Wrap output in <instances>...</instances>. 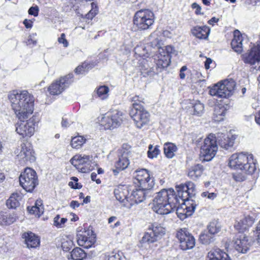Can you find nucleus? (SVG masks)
Listing matches in <instances>:
<instances>
[{
	"mask_svg": "<svg viewBox=\"0 0 260 260\" xmlns=\"http://www.w3.org/2000/svg\"><path fill=\"white\" fill-rule=\"evenodd\" d=\"M9 99L19 120L26 119L32 113L33 97L26 90H13L9 94Z\"/></svg>",
	"mask_w": 260,
	"mask_h": 260,
	"instance_id": "nucleus-1",
	"label": "nucleus"
},
{
	"mask_svg": "<svg viewBox=\"0 0 260 260\" xmlns=\"http://www.w3.org/2000/svg\"><path fill=\"white\" fill-rule=\"evenodd\" d=\"M156 194L153 200L152 209L154 211L165 215L174 211L178 204V198L173 189H162Z\"/></svg>",
	"mask_w": 260,
	"mask_h": 260,
	"instance_id": "nucleus-2",
	"label": "nucleus"
},
{
	"mask_svg": "<svg viewBox=\"0 0 260 260\" xmlns=\"http://www.w3.org/2000/svg\"><path fill=\"white\" fill-rule=\"evenodd\" d=\"M178 198L183 202V207H185L188 215L191 216L197 206L193 200L190 198L195 195V185L192 182L189 181L183 184H181L176 186Z\"/></svg>",
	"mask_w": 260,
	"mask_h": 260,
	"instance_id": "nucleus-3",
	"label": "nucleus"
},
{
	"mask_svg": "<svg viewBox=\"0 0 260 260\" xmlns=\"http://www.w3.org/2000/svg\"><path fill=\"white\" fill-rule=\"evenodd\" d=\"M229 165L231 168L240 170L248 174H252L256 170L253 155L243 152L233 154L230 158Z\"/></svg>",
	"mask_w": 260,
	"mask_h": 260,
	"instance_id": "nucleus-4",
	"label": "nucleus"
},
{
	"mask_svg": "<svg viewBox=\"0 0 260 260\" xmlns=\"http://www.w3.org/2000/svg\"><path fill=\"white\" fill-rule=\"evenodd\" d=\"M132 101L134 103L130 110L129 115L134 121L136 126L141 128L148 124L150 120V114L140 103L142 101L140 100L139 96L134 97Z\"/></svg>",
	"mask_w": 260,
	"mask_h": 260,
	"instance_id": "nucleus-5",
	"label": "nucleus"
},
{
	"mask_svg": "<svg viewBox=\"0 0 260 260\" xmlns=\"http://www.w3.org/2000/svg\"><path fill=\"white\" fill-rule=\"evenodd\" d=\"M153 12L149 9H141L137 11L133 18L134 25L139 30L150 29L154 22Z\"/></svg>",
	"mask_w": 260,
	"mask_h": 260,
	"instance_id": "nucleus-6",
	"label": "nucleus"
},
{
	"mask_svg": "<svg viewBox=\"0 0 260 260\" xmlns=\"http://www.w3.org/2000/svg\"><path fill=\"white\" fill-rule=\"evenodd\" d=\"M236 85L233 79H226L212 86L209 93L218 98H226L232 94Z\"/></svg>",
	"mask_w": 260,
	"mask_h": 260,
	"instance_id": "nucleus-7",
	"label": "nucleus"
},
{
	"mask_svg": "<svg viewBox=\"0 0 260 260\" xmlns=\"http://www.w3.org/2000/svg\"><path fill=\"white\" fill-rule=\"evenodd\" d=\"M20 185L27 192H31L38 184L36 171L30 168L25 169L19 177Z\"/></svg>",
	"mask_w": 260,
	"mask_h": 260,
	"instance_id": "nucleus-8",
	"label": "nucleus"
},
{
	"mask_svg": "<svg viewBox=\"0 0 260 260\" xmlns=\"http://www.w3.org/2000/svg\"><path fill=\"white\" fill-rule=\"evenodd\" d=\"M217 150L216 138L213 135H210L204 140V144L201 147V154L204 157V160H211L215 156Z\"/></svg>",
	"mask_w": 260,
	"mask_h": 260,
	"instance_id": "nucleus-9",
	"label": "nucleus"
},
{
	"mask_svg": "<svg viewBox=\"0 0 260 260\" xmlns=\"http://www.w3.org/2000/svg\"><path fill=\"white\" fill-rule=\"evenodd\" d=\"M15 153L21 163L34 162L36 159L31 145L29 143H22L15 150Z\"/></svg>",
	"mask_w": 260,
	"mask_h": 260,
	"instance_id": "nucleus-10",
	"label": "nucleus"
},
{
	"mask_svg": "<svg viewBox=\"0 0 260 260\" xmlns=\"http://www.w3.org/2000/svg\"><path fill=\"white\" fill-rule=\"evenodd\" d=\"M136 181L134 183L139 187H142L143 189L152 190L154 183L153 179L150 177V174L146 169H141L136 171L135 173Z\"/></svg>",
	"mask_w": 260,
	"mask_h": 260,
	"instance_id": "nucleus-11",
	"label": "nucleus"
},
{
	"mask_svg": "<svg viewBox=\"0 0 260 260\" xmlns=\"http://www.w3.org/2000/svg\"><path fill=\"white\" fill-rule=\"evenodd\" d=\"M159 52L158 60L156 62V69L158 72H160L170 65L171 54L175 52V49L171 46H167L165 49L160 48Z\"/></svg>",
	"mask_w": 260,
	"mask_h": 260,
	"instance_id": "nucleus-12",
	"label": "nucleus"
},
{
	"mask_svg": "<svg viewBox=\"0 0 260 260\" xmlns=\"http://www.w3.org/2000/svg\"><path fill=\"white\" fill-rule=\"evenodd\" d=\"M23 120H20V121L16 124V131L23 138L30 137L34 135L35 131V118L32 117L26 121Z\"/></svg>",
	"mask_w": 260,
	"mask_h": 260,
	"instance_id": "nucleus-13",
	"label": "nucleus"
},
{
	"mask_svg": "<svg viewBox=\"0 0 260 260\" xmlns=\"http://www.w3.org/2000/svg\"><path fill=\"white\" fill-rule=\"evenodd\" d=\"M122 120V113L115 110L106 114L102 119V123L105 128L113 129L119 126Z\"/></svg>",
	"mask_w": 260,
	"mask_h": 260,
	"instance_id": "nucleus-14",
	"label": "nucleus"
},
{
	"mask_svg": "<svg viewBox=\"0 0 260 260\" xmlns=\"http://www.w3.org/2000/svg\"><path fill=\"white\" fill-rule=\"evenodd\" d=\"M176 237L179 241L181 249L186 250L194 247L195 239L187 229L184 228L179 230L177 233Z\"/></svg>",
	"mask_w": 260,
	"mask_h": 260,
	"instance_id": "nucleus-15",
	"label": "nucleus"
},
{
	"mask_svg": "<svg viewBox=\"0 0 260 260\" xmlns=\"http://www.w3.org/2000/svg\"><path fill=\"white\" fill-rule=\"evenodd\" d=\"M73 74H69L63 77L60 78L59 80H56L51 84L48 88V91L52 95H57L61 93L73 82Z\"/></svg>",
	"mask_w": 260,
	"mask_h": 260,
	"instance_id": "nucleus-16",
	"label": "nucleus"
},
{
	"mask_svg": "<svg viewBox=\"0 0 260 260\" xmlns=\"http://www.w3.org/2000/svg\"><path fill=\"white\" fill-rule=\"evenodd\" d=\"M242 59L245 63L255 65L257 63L258 66H255L254 69L260 71V44L253 46L250 50L242 55Z\"/></svg>",
	"mask_w": 260,
	"mask_h": 260,
	"instance_id": "nucleus-17",
	"label": "nucleus"
},
{
	"mask_svg": "<svg viewBox=\"0 0 260 260\" xmlns=\"http://www.w3.org/2000/svg\"><path fill=\"white\" fill-rule=\"evenodd\" d=\"M92 156L85 154H77L71 159V164L83 173L89 172L91 169L88 167L90 165Z\"/></svg>",
	"mask_w": 260,
	"mask_h": 260,
	"instance_id": "nucleus-18",
	"label": "nucleus"
},
{
	"mask_svg": "<svg viewBox=\"0 0 260 260\" xmlns=\"http://www.w3.org/2000/svg\"><path fill=\"white\" fill-rule=\"evenodd\" d=\"M152 194V190L143 189L142 187L134 190L130 196L131 200L134 201L136 203L138 204L142 202L147 197H150Z\"/></svg>",
	"mask_w": 260,
	"mask_h": 260,
	"instance_id": "nucleus-19",
	"label": "nucleus"
},
{
	"mask_svg": "<svg viewBox=\"0 0 260 260\" xmlns=\"http://www.w3.org/2000/svg\"><path fill=\"white\" fill-rule=\"evenodd\" d=\"M77 237L78 244L86 249L91 247L96 241L95 236L94 235L87 237L86 235V232H84V234L78 233Z\"/></svg>",
	"mask_w": 260,
	"mask_h": 260,
	"instance_id": "nucleus-20",
	"label": "nucleus"
},
{
	"mask_svg": "<svg viewBox=\"0 0 260 260\" xmlns=\"http://www.w3.org/2000/svg\"><path fill=\"white\" fill-rule=\"evenodd\" d=\"M129 164L128 159V153L127 152L124 151L120 156H119L118 161L115 163L116 169L113 170V173L116 175L119 171H121L127 168Z\"/></svg>",
	"mask_w": 260,
	"mask_h": 260,
	"instance_id": "nucleus-21",
	"label": "nucleus"
},
{
	"mask_svg": "<svg viewBox=\"0 0 260 260\" xmlns=\"http://www.w3.org/2000/svg\"><path fill=\"white\" fill-rule=\"evenodd\" d=\"M208 260H232L229 255L218 248H213L208 253Z\"/></svg>",
	"mask_w": 260,
	"mask_h": 260,
	"instance_id": "nucleus-22",
	"label": "nucleus"
},
{
	"mask_svg": "<svg viewBox=\"0 0 260 260\" xmlns=\"http://www.w3.org/2000/svg\"><path fill=\"white\" fill-rule=\"evenodd\" d=\"M191 32L193 36L200 39H207L210 32V28L206 26H196L191 29Z\"/></svg>",
	"mask_w": 260,
	"mask_h": 260,
	"instance_id": "nucleus-23",
	"label": "nucleus"
},
{
	"mask_svg": "<svg viewBox=\"0 0 260 260\" xmlns=\"http://www.w3.org/2000/svg\"><path fill=\"white\" fill-rule=\"evenodd\" d=\"M23 238L25 239V243L28 248H35L40 245L39 238L31 232L24 233Z\"/></svg>",
	"mask_w": 260,
	"mask_h": 260,
	"instance_id": "nucleus-24",
	"label": "nucleus"
},
{
	"mask_svg": "<svg viewBox=\"0 0 260 260\" xmlns=\"http://www.w3.org/2000/svg\"><path fill=\"white\" fill-rule=\"evenodd\" d=\"M234 36L231 42L232 47L235 52L240 53L242 51V36L238 30L234 31Z\"/></svg>",
	"mask_w": 260,
	"mask_h": 260,
	"instance_id": "nucleus-25",
	"label": "nucleus"
},
{
	"mask_svg": "<svg viewBox=\"0 0 260 260\" xmlns=\"http://www.w3.org/2000/svg\"><path fill=\"white\" fill-rule=\"evenodd\" d=\"M234 247L239 252L245 253L249 249V244L246 237L242 239H237L234 243Z\"/></svg>",
	"mask_w": 260,
	"mask_h": 260,
	"instance_id": "nucleus-26",
	"label": "nucleus"
},
{
	"mask_svg": "<svg viewBox=\"0 0 260 260\" xmlns=\"http://www.w3.org/2000/svg\"><path fill=\"white\" fill-rule=\"evenodd\" d=\"M235 140V138L234 136H232L230 138L224 136L219 140V145L221 148L225 150L231 151L233 149Z\"/></svg>",
	"mask_w": 260,
	"mask_h": 260,
	"instance_id": "nucleus-27",
	"label": "nucleus"
},
{
	"mask_svg": "<svg viewBox=\"0 0 260 260\" xmlns=\"http://www.w3.org/2000/svg\"><path fill=\"white\" fill-rule=\"evenodd\" d=\"M226 112L224 106L216 105L215 106L213 118L215 121H220L223 120Z\"/></svg>",
	"mask_w": 260,
	"mask_h": 260,
	"instance_id": "nucleus-28",
	"label": "nucleus"
},
{
	"mask_svg": "<svg viewBox=\"0 0 260 260\" xmlns=\"http://www.w3.org/2000/svg\"><path fill=\"white\" fill-rule=\"evenodd\" d=\"M203 171L202 165L197 164L189 169L188 176L192 179H196L201 176Z\"/></svg>",
	"mask_w": 260,
	"mask_h": 260,
	"instance_id": "nucleus-29",
	"label": "nucleus"
},
{
	"mask_svg": "<svg viewBox=\"0 0 260 260\" xmlns=\"http://www.w3.org/2000/svg\"><path fill=\"white\" fill-rule=\"evenodd\" d=\"M17 216L15 214H4L0 213V224L10 225L16 221Z\"/></svg>",
	"mask_w": 260,
	"mask_h": 260,
	"instance_id": "nucleus-30",
	"label": "nucleus"
},
{
	"mask_svg": "<svg viewBox=\"0 0 260 260\" xmlns=\"http://www.w3.org/2000/svg\"><path fill=\"white\" fill-rule=\"evenodd\" d=\"M86 254L81 248L76 247L71 252L70 256L68 257L69 260H82L86 257Z\"/></svg>",
	"mask_w": 260,
	"mask_h": 260,
	"instance_id": "nucleus-31",
	"label": "nucleus"
},
{
	"mask_svg": "<svg viewBox=\"0 0 260 260\" xmlns=\"http://www.w3.org/2000/svg\"><path fill=\"white\" fill-rule=\"evenodd\" d=\"M148 228L152 231L153 235L156 236L158 239L166 233L165 229L160 224L156 222L151 224Z\"/></svg>",
	"mask_w": 260,
	"mask_h": 260,
	"instance_id": "nucleus-32",
	"label": "nucleus"
},
{
	"mask_svg": "<svg viewBox=\"0 0 260 260\" xmlns=\"http://www.w3.org/2000/svg\"><path fill=\"white\" fill-rule=\"evenodd\" d=\"M158 240L157 236L154 235L152 231L148 228L147 232L145 233L142 237L141 243L142 244H150L154 243Z\"/></svg>",
	"mask_w": 260,
	"mask_h": 260,
	"instance_id": "nucleus-33",
	"label": "nucleus"
},
{
	"mask_svg": "<svg viewBox=\"0 0 260 260\" xmlns=\"http://www.w3.org/2000/svg\"><path fill=\"white\" fill-rule=\"evenodd\" d=\"M176 146L172 143H166L164 146V153L166 157L172 158L175 155V152L177 151Z\"/></svg>",
	"mask_w": 260,
	"mask_h": 260,
	"instance_id": "nucleus-34",
	"label": "nucleus"
},
{
	"mask_svg": "<svg viewBox=\"0 0 260 260\" xmlns=\"http://www.w3.org/2000/svg\"><path fill=\"white\" fill-rule=\"evenodd\" d=\"M244 221H245L244 225H240L241 222H238L235 225V228L240 232H242L251 226L254 223V218L250 216H247L244 218Z\"/></svg>",
	"mask_w": 260,
	"mask_h": 260,
	"instance_id": "nucleus-35",
	"label": "nucleus"
},
{
	"mask_svg": "<svg viewBox=\"0 0 260 260\" xmlns=\"http://www.w3.org/2000/svg\"><path fill=\"white\" fill-rule=\"evenodd\" d=\"M95 64L96 63L94 62H84L82 65L78 66L75 69V73L77 74H83L93 68Z\"/></svg>",
	"mask_w": 260,
	"mask_h": 260,
	"instance_id": "nucleus-36",
	"label": "nucleus"
},
{
	"mask_svg": "<svg viewBox=\"0 0 260 260\" xmlns=\"http://www.w3.org/2000/svg\"><path fill=\"white\" fill-rule=\"evenodd\" d=\"M20 195L18 193H13L7 201V206L10 208H16L19 205V198Z\"/></svg>",
	"mask_w": 260,
	"mask_h": 260,
	"instance_id": "nucleus-37",
	"label": "nucleus"
},
{
	"mask_svg": "<svg viewBox=\"0 0 260 260\" xmlns=\"http://www.w3.org/2000/svg\"><path fill=\"white\" fill-rule=\"evenodd\" d=\"M199 239L203 244L208 245L214 240V236L209 234L208 232H204L200 236Z\"/></svg>",
	"mask_w": 260,
	"mask_h": 260,
	"instance_id": "nucleus-38",
	"label": "nucleus"
},
{
	"mask_svg": "<svg viewBox=\"0 0 260 260\" xmlns=\"http://www.w3.org/2000/svg\"><path fill=\"white\" fill-rule=\"evenodd\" d=\"M149 39L150 40L149 44L150 46L153 48L157 47L159 49L160 48L161 40L159 38L158 35L155 32L151 34L149 37Z\"/></svg>",
	"mask_w": 260,
	"mask_h": 260,
	"instance_id": "nucleus-39",
	"label": "nucleus"
},
{
	"mask_svg": "<svg viewBox=\"0 0 260 260\" xmlns=\"http://www.w3.org/2000/svg\"><path fill=\"white\" fill-rule=\"evenodd\" d=\"M109 89L108 86H101L96 90V93L101 100H105L108 96Z\"/></svg>",
	"mask_w": 260,
	"mask_h": 260,
	"instance_id": "nucleus-40",
	"label": "nucleus"
},
{
	"mask_svg": "<svg viewBox=\"0 0 260 260\" xmlns=\"http://www.w3.org/2000/svg\"><path fill=\"white\" fill-rule=\"evenodd\" d=\"M86 139L82 136H76L72 138L71 142L72 147L74 148H79L85 142Z\"/></svg>",
	"mask_w": 260,
	"mask_h": 260,
	"instance_id": "nucleus-41",
	"label": "nucleus"
},
{
	"mask_svg": "<svg viewBox=\"0 0 260 260\" xmlns=\"http://www.w3.org/2000/svg\"><path fill=\"white\" fill-rule=\"evenodd\" d=\"M159 153V146L156 145L154 147L151 144L149 145L147 152V156L149 158H153L156 157Z\"/></svg>",
	"mask_w": 260,
	"mask_h": 260,
	"instance_id": "nucleus-42",
	"label": "nucleus"
},
{
	"mask_svg": "<svg viewBox=\"0 0 260 260\" xmlns=\"http://www.w3.org/2000/svg\"><path fill=\"white\" fill-rule=\"evenodd\" d=\"M127 189H124L122 191H120L119 189H116L114 191L116 199L120 202H123L125 200L128 201V197H127Z\"/></svg>",
	"mask_w": 260,
	"mask_h": 260,
	"instance_id": "nucleus-43",
	"label": "nucleus"
},
{
	"mask_svg": "<svg viewBox=\"0 0 260 260\" xmlns=\"http://www.w3.org/2000/svg\"><path fill=\"white\" fill-rule=\"evenodd\" d=\"M220 230V226L219 224L216 222H211L208 226V232L210 234L213 236L218 233Z\"/></svg>",
	"mask_w": 260,
	"mask_h": 260,
	"instance_id": "nucleus-44",
	"label": "nucleus"
},
{
	"mask_svg": "<svg viewBox=\"0 0 260 260\" xmlns=\"http://www.w3.org/2000/svg\"><path fill=\"white\" fill-rule=\"evenodd\" d=\"M68 219L66 218H60L59 215H57L53 219V225L57 228L64 227Z\"/></svg>",
	"mask_w": 260,
	"mask_h": 260,
	"instance_id": "nucleus-45",
	"label": "nucleus"
},
{
	"mask_svg": "<svg viewBox=\"0 0 260 260\" xmlns=\"http://www.w3.org/2000/svg\"><path fill=\"white\" fill-rule=\"evenodd\" d=\"M193 115L201 116L204 112V105L199 101L196 102L193 104Z\"/></svg>",
	"mask_w": 260,
	"mask_h": 260,
	"instance_id": "nucleus-46",
	"label": "nucleus"
},
{
	"mask_svg": "<svg viewBox=\"0 0 260 260\" xmlns=\"http://www.w3.org/2000/svg\"><path fill=\"white\" fill-rule=\"evenodd\" d=\"M27 209L29 212L32 214H36L39 217L43 213V207H40L37 206H34L29 209V207H27Z\"/></svg>",
	"mask_w": 260,
	"mask_h": 260,
	"instance_id": "nucleus-47",
	"label": "nucleus"
},
{
	"mask_svg": "<svg viewBox=\"0 0 260 260\" xmlns=\"http://www.w3.org/2000/svg\"><path fill=\"white\" fill-rule=\"evenodd\" d=\"M73 242L71 240L63 241L61 243V247L62 250L64 251H69L71 248L73 247Z\"/></svg>",
	"mask_w": 260,
	"mask_h": 260,
	"instance_id": "nucleus-48",
	"label": "nucleus"
},
{
	"mask_svg": "<svg viewBox=\"0 0 260 260\" xmlns=\"http://www.w3.org/2000/svg\"><path fill=\"white\" fill-rule=\"evenodd\" d=\"M92 9L85 15V17L88 19L91 20L98 13L96 8L95 7L94 9L93 8V3L92 4Z\"/></svg>",
	"mask_w": 260,
	"mask_h": 260,
	"instance_id": "nucleus-49",
	"label": "nucleus"
},
{
	"mask_svg": "<svg viewBox=\"0 0 260 260\" xmlns=\"http://www.w3.org/2000/svg\"><path fill=\"white\" fill-rule=\"evenodd\" d=\"M123 258L119 253L112 252L108 256L107 260H121Z\"/></svg>",
	"mask_w": 260,
	"mask_h": 260,
	"instance_id": "nucleus-50",
	"label": "nucleus"
},
{
	"mask_svg": "<svg viewBox=\"0 0 260 260\" xmlns=\"http://www.w3.org/2000/svg\"><path fill=\"white\" fill-rule=\"evenodd\" d=\"M233 178L238 182H242L246 179V176L241 173H235L233 174Z\"/></svg>",
	"mask_w": 260,
	"mask_h": 260,
	"instance_id": "nucleus-51",
	"label": "nucleus"
},
{
	"mask_svg": "<svg viewBox=\"0 0 260 260\" xmlns=\"http://www.w3.org/2000/svg\"><path fill=\"white\" fill-rule=\"evenodd\" d=\"M65 37L66 36L64 34H61L60 37L58 39V41L59 43L62 44L64 47H67L68 46L69 44Z\"/></svg>",
	"mask_w": 260,
	"mask_h": 260,
	"instance_id": "nucleus-52",
	"label": "nucleus"
},
{
	"mask_svg": "<svg viewBox=\"0 0 260 260\" xmlns=\"http://www.w3.org/2000/svg\"><path fill=\"white\" fill-rule=\"evenodd\" d=\"M181 209H176V213L178 215V217L181 219V220H183L186 218L189 215H188V213L186 212V210L184 213H182Z\"/></svg>",
	"mask_w": 260,
	"mask_h": 260,
	"instance_id": "nucleus-53",
	"label": "nucleus"
},
{
	"mask_svg": "<svg viewBox=\"0 0 260 260\" xmlns=\"http://www.w3.org/2000/svg\"><path fill=\"white\" fill-rule=\"evenodd\" d=\"M191 8L192 9H196L195 13L197 15H203L204 14L203 13L201 12V10H202L201 7L200 6H199L197 3H193V4H192Z\"/></svg>",
	"mask_w": 260,
	"mask_h": 260,
	"instance_id": "nucleus-54",
	"label": "nucleus"
},
{
	"mask_svg": "<svg viewBox=\"0 0 260 260\" xmlns=\"http://www.w3.org/2000/svg\"><path fill=\"white\" fill-rule=\"evenodd\" d=\"M72 179L74 180L75 182V184H74V182H70L69 183V186H70L72 188L74 189H79L81 187V186L80 185L79 186V184L77 183V181L78 180V178L76 177H73L72 178Z\"/></svg>",
	"mask_w": 260,
	"mask_h": 260,
	"instance_id": "nucleus-55",
	"label": "nucleus"
},
{
	"mask_svg": "<svg viewBox=\"0 0 260 260\" xmlns=\"http://www.w3.org/2000/svg\"><path fill=\"white\" fill-rule=\"evenodd\" d=\"M39 8L38 6L31 7L28 10V13L30 15L34 16H37L38 15Z\"/></svg>",
	"mask_w": 260,
	"mask_h": 260,
	"instance_id": "nucleus-56",
	"label": "nucleus"
},
{
	"mask_svg": "<svg viewBox=\"0 0 260 260\" xmlns=\"http://www.w3.org/2000/svg\"><path fill=\"white\" fill-rule=\"evenodd\" d=\"M71 123H72V122L71 120H69V119L67 118H62L61 122V125L62 127H67L71 124Z\"/></svg>",
	"mask_w": 260,
	"mask_h": 260,
	"instance_id": "nucleus-57",
	"label": "nucleus"
},
{
	"mask_svg": "<svg viewBox=\"0 0 260 260\" xmlns=\"http://www.w3.org/2000/svg\"><path fill=\"white\" fill-rule=\"evenodd\" d=\"M256 234L257 235V241L260 244V221L258 223L256 228Z\"/></svg>",
	"mask_w": 260,
	"mask_h": 260,
	"instance_id": "nucleus-58",
	"label": "nucleus"
},
{
	"mask_svg": "<svg viewBox=\"0 0 260 260\" xmlns=\"http://www.w3.org/2000/svg\"><path fill=\"white\" fill-rule=\"evenodd\" d=\"M212 59L210 58H207L205 62V67L206 69H209L210 68V64L212 63Z\"/></svg>",
	"mask_w": 260,
	"mask_h": 260,
	"instance_id": "nucleus-59",
	"label": "nucleus"
},
{
	"mask_svg": "<svg viewBox=\"0 0 260 260\" xmlns=\"http://www.w3.org/2000/svg\"><path fill=\"white\" fill-rule=\"evenodd\" d=\"M23 24L27 28H31L32 26V22L30 20L27 19H25L23 21Z\"/></svg>",
	"mask_w": 260,
	"mask_h": 260,
	"instance_id": "nucleus-60",
	"label": "nucleus"
},
{
	"mask_svg": "<svg viewBox=\"0 0 260 260\" xmlns=\"http://www.w3.org/2000/svg\"><path fill=\"white\" fill-rule=\"evenodd\" d=\"M80 205V204L76 201H72L70 203V206L73 209L79 207Z\"/></svg>",
	"mask_w": 260,
	"mask_h": 260,
	"instance_id": "nucleus-61",
	"label": "nucleus"
},
{
	"mask_svg": "<svg viewBox=\"0 0 260 260\" xmlns=\"http://www.w3.org/2000/svg\"><path fill=\"white\" fill-rule=\"evenodd\" d=\"M27 45H36L37 43L36 41L33 40L31 38H29L27 39L26 41Z\"/></svg>",
	"mask_w": 260,
	"mask_h": 260,
	"instance_id": "nucleus-62",
	"label": "nucleus"
},
{
	"mask_svg": "<svg viewBox=\"0 0 260 260\" xmlns=\"http://www.w3.org/2000/svg\"><path fill=\"white\" fill-rule=\"evenodd\" d=\"M218 20H219V19L216 18L214 17H212L211 19H210L208 22L209 24L213 25L214 23L217 22L218 21Z\"/></svg>",
	"mask_w": 260,
	"mask_h": 260,
	"instance_id": "nucleus-63",
	"label": "nucleus"
},
{
	"mask_svg": "<svg viewBox=\"0 0 260 260\" xmlns=\"http://www.w3.org/2000/svg\"><path fill=\"white\" fill-rule=\"evenodd\" d=\"M256 122L260 125V111L255 117Z\"/></svg>",
	"mask_w": 260,
	"mask_h": 260,
	"instance_id": "nucleus-64",
	"label": "nucleus"
}]
</instances>
